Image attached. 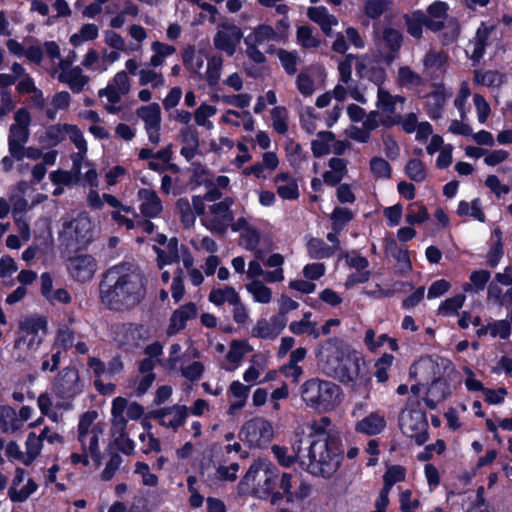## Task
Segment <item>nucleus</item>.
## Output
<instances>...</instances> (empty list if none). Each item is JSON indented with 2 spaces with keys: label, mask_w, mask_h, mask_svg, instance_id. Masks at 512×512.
Returning <instances> with one entry per match:
<instances>
[{
  "label": "nucleus",
  "mask_w": 512,
  "mask_h": 512,
  "mask_svg": "<svg viewBox=\"0 0 512 512\" xmlns=\"http://www.w3.org/2000/svg\"><path fill=\"white\" fill-rule=\"evenodd\" d=\"M98 413L86 411L80 416L77 426V441L81 452L70 456L74 465L89 466L91 463L98 468L101 464L100 439L104 437L105 424L97 421Z\"/></svg>",
  "instance_id": "5"
},
{
  "label": "nucleus",
  "mask_w": 512,
  "mask_h": 512,
  "mask_svg": "<svg viewBox=\"0 0 512 512\" xmlns=\"http://www.w3.org/2000/svg\"><path fill=\"white\" fill-rule=\"evenodd\" d=\"M82 390L83 384L75 368L63 369L53 384V392L61 398H73Z\"/></svg>",
  "instance_id": "20"
},
{
  "label": "nucleus",
  "mask_w": 512,
  "mask_h": 512,
  "mask_svg": "<svg viewBox=\"0 0 512 512\" xmlns=\"http://www.w3.org/2000/svg\"><path fill=\"white\" fill-rule=\"evenodd\" d=\"M280 36L273 26L262 23L254 27L245 38L262 46L266 53H274L276 49L272 43H280Z\"/></svg>",
  "instance_id": "25"
},
{
  "label": "nucleus",
  "mask_w": 512,
  "mask_h": 512,
  "mask_svg": "<svg viewBox=\"0 0 512 512\" xmlns=\"http://www.w3.org/2000/svg\"><path fill=\"white\" fill-rule=\"evenodd\" d=\"M278 195L287 200L297 199L299 196L296 180L287 173H280L274 179Z\"/></svg>",
  "instance_id": "37"
},
{
  "label": "nucleus",
  "mask_w": 512,
  "mask_h": 512,
  "mask_svg": "<svg viewBox=\"0 0 512 512\" xmlns=\"http://www.w3.org/2000/svg\"><path fill=\"white\" fill-rule=\"evenodd\" d=\"M81 64L83 67L93 72L104 73L108 70V65L105 64L103 55L101 56L99 52L93 48L86 52Z\"/></svg>",
  "instance_id": "52"
},
{
  "label": "nucleus",
  "mask_w": 512,
  "mask_h": 512,
  "mask_svg": "<svg viewBox=\"0 0 512 512\" xmlns=\"http://www.w3.org/2000/svg\"><path fill=\"white\" fill-rule=\"evenodd\" d=\"M145 294V278L136 266L122 263L106 272L101 287V299L110 309H131L144 299Z\"/></svg>",
  "instance_id": "2"
},
{
  "label": "nucleus",
  "mask_w": 512,
  "mask_h": 512,
  "mask_svg": "<svg viewBox=\"0 0 512 512\" xmlns=\"http://www.w3.org/2000/svg\"><path fill=\"white\" fill-rule=\"evenodd\" d=\"M76 54H71L65 59H60L52 68V76L60 83L66 85L74 94L84 91L90 78L80 66H74Z\"/></svg>",
  "instance_id": "11"
},
{
  "label": "nucleus",
  "mask_w": 512,
  "mask_h": 512,
  "mask_svg": "<svg viewBox=\"0 0 512 512\" xmlns=\"http://www.w3.org/2000/svg\"><path fill=\"white\" fill-rule=\"evenodd\" d=\"M103 197L106 203L112 208H114V210L111 212V217L119 227L125 228L127 230H130L135 227L134 220L128 217L129 214H132L133 216L137 217L133 207L123 205L112 194L104 193Z\"/></svg>",
  "instance_id": "26"
},
{
  "label": "nucleus",
  "mask_w": 512,
  "mask_h": 512,
  "mask_svg": "<svg viewBox=\"0 0 512 512\" xmlns=\"http://www.w3.org/2000/svg\"><path fill=\"white\" fill-rule=\"evenodd\" d=\"M31 114L26 108L18 109L13 117L8 134V150L10 154H17L19 148L29 140Z\"/></svg>",
  "instance_id": "16"
},
{
  "label": "nucleus",
  "mask_w": 512,
  "mask_h": 512,
  "mask_svg": "<svg viewBox=\"0 0 512 512\" xmlns=\"http://www.w3.org/2000/svg\"><path fill=\"white\" fill-rule=\"evenodd\" d=\"M250 387L244 385L238 380L232 381L228 389V401L229 408L228 413L230 415L235 414L237 411L245 407Z\"/></svg>",
  "instance_id": "36"
},
{
  "label": "nucleus",
  "mask_w": 512,
  "mask_h": 512,
  "mask_svg": "<svg viewBox=\"0 0 512 512\" xmlns=\"http://www.w3.org/2000/svg\"><path fill=\"white\" fill-rule=\"evenodd\" d=\"M38 489V485L32 478L26 479L23 468L15 469L14 477L8 490V496L12 502H24Z\"/></svg>",
  "instance_id": "22"
},
{
  "label": "nucleus",
  "mask_w": 512,
  "mask_h": 512,
  "mask_svg": "<svg viewBox=\"0 0 512 512\" xmlns=\"http://www.w3.org/2000/svg\"><path fill=\"white\" fill-rule=\"evenodd\" d=\"M387 426L386 418L380 411H374L355 423L354 429L357 433L366 436L381 434Z\"/></svg>",
  "instance_id": "30"
},
{
  "label": "nucleus",
  "mask_w": 512,
  "mask_h": 512,
  "mask_svg": "<svg viewBox=\"0 0 512 512\" xmlns=\"http://www.w3.org/2000/svg\"><path fill=\"white\" fill-rule=\"evenodd\" d=\"M286 325V318L273 316L270 320L259 319L252 329V336L262 339H275Z\"/></svg>",
  "instance_id": "31"
},
{
  "label": "nucleus",
  "mask_w": 512,
  "mask_h": 512,
  "mask_svg": "<svg viewBox=\"0 0 512 512\" xmlns=\"http://www.w3.org/2000/svg\"><path fill=\"white\" fill-rule=\"evenodd\" d=\"M490 277L487 270H475L470 274V281L463 284L462 289L465 293H479L485 289Z\"/></svg>",
  "instance_id": "49"
},
{
  "label": "nucleus",
  "mask_w": 512,
  "mask_h": 512,
  "mask_svg": "<svg viewBox=\"0 0 512 512\" xmlns=\"http://www.w3.org/2000/svg\"><path fill=\"white\" fill-rule=\"evenodd\" d=\"M232 204L231 198L213 204L210 207V215L205 219V226L213 232L225 233L233 220L230 210Z\"/></svg>",
  "instance_id": "19"
},
{
  "label": "nucleus",
  "mask_w": 512,
  "mask_h": 512,
  "mask_svg": "<svg viewBox=\"0 0 512 512\" xmlns=\"http://www.w3.org/2000/svg\"><path fill=\"white\" fill-rule=\"evenodd\" d=\"M451 366L448 359L439 356H425L416 361L410 368V376L418 379L419 384L412 385L411 391L419 394L420 385L431 382L427 389V405L435 408V402L444 400L449 394V389L442 375Z\"/></svg>",
  "instance_id": "4"
},
{
  "label": "nucleus",
  "mask_w": 512,
  "mask_h": 512,
  "mask_svg": "<svg viewBox=\"0 0 512 512\" xmlns=\"http://www.w3.org/2000/svg\"><path fill=\"white\" fill-rule=\"evenodd\" d=\"M144 414V409L136 402H130L123 397H116L111 405L112 431L122 435L128 420H138Z\"/></svg>",
  "instance_id": "14"
},
{
  "label": "nucleus",
  "mask_w": 512,
  "mask_h": 512,
  "mask_svg": "<svg viewBox=\"0 0 512 512\" xmlns=\"http://www.w3.org/2000/svg\"><path fill=\"white\" fill-rule=\"evenodd\" d=\"M428 218L429 213L427 211V208L422 203L415 202L407 207V214L405 220L408 224H421L427 221Z\"/></svg>",
  "instance_id": "62"
},
{
  "label": "nucleus",
  "mask_w": 512,
  "mask_h": 512,
  "mask_svg": "<svg viewBox=\"0 0 512 512\" xmlns=\"http://www.w3.org/2000/svg\"><path fill=\"white\" fill-rule=\"evenodd\" d=\"M451 96L443 85L436 86L425 98V109L431 118H439L446 104L447 99Z\"/></svg>",
  "instance_id": "34"
},
{
  "label": "nucleus",
  "mask_w": 512,
  "mask_h": 512,
  "mask_svg": "<svg viewBox=\"0 0 512 512\" xmlns=\"http://www.w3.org/2000/svg\"><path fill=\"white\" fill-rule=\"evenodd\" d=\"M43 443L35 433H30L25 442L26 466H30L42 451Z\"/></svg>",
  "instance_id": "56"
},
{
  "label": "nucleus",
  "mask_w": 512,
  "mask_h": 512,
  "mask_svg": "<svg viewBox=\"0 0 512 512\" xmlns=\"http://www.w3.org/2000/svg\"><path fill=\"white\" fill-rule=\"evenodd\" d=\"M245 289L255 303L266 305L273 299L272 289L262 280L249 281Z\"/></svg>",
  "instance_id": "43"
},
{
  "label": "nucleus",
  "mask_w": 512,
  "mask_h": 512,
  "mask_svg": "<svg viewBox=\"0 0 512 512\" xmlns=\"http://www.w3.org/2000/svg\"><path fill=\"white\" fill-rule=\"evenodd\" d=\"M301 396L307 406L328 411L339 402V387L330 381L313 378L302 385Z\"/></svg>",
  "instance_id": "8"
},
{
  "label": "nucleus",
  "mask_w": 512,
  "mask_h": 512,
  "mask_svg": "<svg viewBox=\"0 0 512 512\" xmlns=\"http://www.w3.org/2000/svg\"><path fill=\"white\" fill-rule=\"evenodd\" d=\"M279 471L276 466L267 459L255 460L238 484L240 493L251 492L259 499H270L275 505L282 499V494L275 491Z\"/></svg>",
  "instance_id": "6"
},
{
  "label": "nucleus",
  "mask_w": 512,
  "mask_h": 512,
  "mask_svg": "<svg viewBox=\"0 0 512 512\" xmlns=\"http://www.w3.org/2000/svg\"><path fill=\"white\" fill-rule=\"evenodd\" d=\"M198 314L196 305L192 302L186 303L173 311L169 319L166 333L172 336L185 329L187 322L195 319Z\"/></svg>",
  "instance_id": "27"
},
{
  "label": "nucleus",
  "mask_w": 512,
  "mask_h": 512,
  "mask_svg": "<svg viewBox=\"0 0 512 512\" xmlns=\"http://www.w3.org/2000/svg\"><path fill=\"white\" fill-rule=\"evenodd\" d=\"M449 6L446 2L435 1L427 8L425 26L433 32L443 30L442 42L448 44L457 39L459 24L453 18H448Z\"/></svg>",
  "instance_id": "10"
},
{
  "label": "nucleus",
  "mask_w": 512,
  "mask_h": 512,
  "mask_svg": "<svg viewBox=\"0 0 512 512\" xmlns=\"http://www.w3.org/2000/svg\"><path fill=\"white\" fill-rule=\"evenodd\" d=\"M399 425L403 434L414 439L418 445H422L428 440V422L423 411L403 409L399 415Z\"/></svg>",
  "instance_id": "13"
},
{
  "label": "nucleus",
  "mask_w": 512,
  "mask_h": 512,
  "mask_svg": "<svg viewBox=\"0 0 512 512\" xmlns=\"http://www.w3.org/2000/svg\"><path fill=\"white\" fill-rule=\"evenodd\" d=\"M267 368V357L263 354H255L250 359V365L243 373L246 383L257 384L262 372Z\"/></svg>",
  "instance_id": "46"
},
{
  "label": "nucleus",
  "mask_w": 512,
  "mask_h": 512,
  "mask_svg": "<svg viewBox=\"0 0 512 512\" xmlns=\"http://www.w3.org/2000/svg\"><path fill=\"white\" fill-rule=\"evenodd\" d=\"M188 416V408L182 405H173L155 411L154 417L164 427L176 430L182 426Z\"/></svg>",
  "instance_id": "29"
},
{
  "label": "nucleus",
  "mask_w": 512,
  "mask_h": 512,
  "mask_svg": "<svg viewBox=\"0 0 512 512\" xmlns=\"http://www.w3.org/2000/svg\"><path fill=\"white\" fill-rule=\"evenodd\" d=\"M279 485L282 498L285 497L289 503L303 501L311 493V486L294 473H283Z\"/></svg>",
  "instance_id": "18"
},
{
  "label": "nucleus",
  "mask_w": 512,
  "mask_h": 512,
  "mask_svg": "<svg viewBox=\"0 0 512 512\" xmlns=\"http://www.w3.org/2000/svg\"><path fill=\"white\" fill-rule=\"evenodd\" d=\"M357 71L360 77L366 78L377 86L384 87L387 79L386 71L377 60L365 57L358 61Z\"/></svg>",
  "instance_id": "28"
},
{
  "label": "nucleus",
  "mask_w": 512,
  "mask_h": 512,
  "mask_svg": "<svg viewBox=\"0 0 512 512\" xmlns=\"http://www.w3.org/2000/svg\"><path fill=\"white\" fill-rule=\"evenodd\" d=\"M329 170L322 175L325 184L335 186L347 174V161L342 158H331L328 162Z\"/></svg>",
  "instance_id": "41"
},
{
  "label": "nucleus",
  "mask_w": 512,
  "mask_h": 512,
  "mask_svg": "<svg viewBox=\"0 0 512 512\" xmlns=\"http://www.w3.org/2000/svg\"><path fill=\"white\" fill-rule=\"evenodd\" d=\"M130 88L131 80L127 72H117L108 82L107 86L98 91V96L107 100L105 104L106 111L111 114L118 113L120 111L118 104L122 97L129 93Z\"/></svg>",
  "instance_id": "15"
},
{
  "label": "nucleus",
  "mask_w": 512,
  "mask_h": 512,
  "mask_svg": "<svg viewBox=\"0 0 512 512\" xmlns=\"http://www.w3.org/2000/svg\"><path fill=\"white\" fill-rule=\"evenodd\" d=\"M59 238L68 248H80L89 244L93 238V223L88 213L68 214L63 220Z\"/></svg>",
  "instance_id": "7"
},
{
  "label": "nucleus",
  "mask_w": 512,
  "mask_h": 512,
  "mask_svg": "<svg viewBox=\"0 0 512 512\" xmlns=\"http://www.w3.org/2000/svg\"><path fill=\"white\" fill-rule=\"evenodd\" d=\"M495 32L493 25L482 24L476 33L474 40L471 43L472 51L471 58L474 61H479L485 52V47L488 45L489 38Z\"/></svg>",
  "instance_id": "38"
},
{
  "label": "nucleus",
  "mask_w": 512,
  "mask_h": 512,
  "mask_svg": "<svg viewBox=\"0 0 512 512\" xmlns=\"http://www.w3.org/2000/svg\"><path fill=\"white\" fill-rule=\"evenodd\" d=\"M284 256L279 253L271 254L265 261V265L269 268H274L272 271H267L265 274V281L267 283H277L284 280Z\"/></svg>",
  "instance_id": "48"
},
{
  "label": "nucleus",
  "mask_w": 512,
  "mask_h": 512,
  "mask_svg": "<svg viewBox=\"0 0 512 512\" xmlns=\"http://www.w3.org/2000/svg\"><path fill=\"white\" fill-rule=\"evenodd\" d=\"M71 104V95L67 91L54 94L51 99V108L47 109L48 118L54 119L58 111L67 110Z\"/></svg>",
  "instance_id": "60"
},
{
  "label": "nucleus",
  "mask_w": 512,
  "mask_h": 512,
  "mask_svg": "<svg viewBox=\"0 0 512 512\" xmlns=\"http://www.w3.org/2000/svg\"><path fill=\"white\" fill-rule=\"evenodd\" d=\"M239 299V293L234 287L229 285L212 288L208 296V300L215 306H222L226 303L232 306L237 303Z\"/></svg>",
  "instance_id": "42"
},
{
  "label": "nucleus",
  "mask_w": 512,
  "mask_h": 512,
  "mask_svg": "<svg viewBox=\"0 0 512 512\" xmlns=\"http://www.w3.org/2000/svg\"><path fill=\"white\" fill-rule=\"evenodd\" d=\"M404 172L409 179L418 183L427 178V167L419 159H410L405 165Z\"/></svg>",
  "instance_id": "55"
},
{
  "label": "nucleus",
  "mask_w": 512,
  "mask_h": 512,
  "mask_svg": "<svg viewBox=\"0 0 512 512\" xmlns=\"http://www.w3.org/2000/svg\"><path fill=\"white\" fill-rule=\"evenodd\" d=\"M152 55L149 59L150 66L162 67L165 60L175 54L176 48L164 42L154 41L151 44Z\"/></svg>",
  "instance_id": "47"
},
{
  "label": "nucleus",
  "mask_w": 512,
  "mask_h": 512,
  "mask_svg": "<svg viewBox=\"0 0 512 512\" xmlns=\"http://www.w3.org/2000/svg\"><path fill=\"white\" fill-rule=\"evenodd\" d=\"M470 95L471 91L468 82L462 81L454 99V106L459 112V117L462 119H468L469 107L467 102Z\"/></svg>",
  "instance_id": "53"
},
{
  "label": "nucleus",
  "mask_w": 512,
  "mask_h": 512,
  "mask_svg": "<svg viewBox=\"0 0 512 512\" xmlns=\"http://www.w3.org/2000/svg\"><path fill=\"white\" fill-rule=\"evenodd\" d=\"M273 436L272 424L262 417H254L246 421L239 432L240 440L254 448L267 446L272 441Z\"/></svg>",
  "instance_id": "12"
},
{
  "label": "nucleus",
  "mask_w": 512,
  "mask_h": 512,
  "mask_svg": "<svg viewBox=\"0 0 512 512\" xmlns=\"http://www.w3.org/2000/svg\"><path fill=\"white\" fill-rule=\"evenodd\" d=\"M98 26L92 23L85 24L81 27L78 33L71 35L70 43L77 47L87 41H92L98 37Z\"/></svg>",
  "instance_id": "57"
},
{
  "label": "nucleus",
  "mask_w": 512,
  "mask_h": 512,
  "mask_svg": "<svg viewBox=\"0 0 512 512\" xmlns=\"http://www.w3.org/2000/svg\"><path fill=\"white\" fill-rule=\"evenodd\" d=\"M148 64L138 72V83L140 86H151L153 89L163 88L166 85L165 77L162 72Z\"/></svg>",
  "instance_id": "44"
},
{
  "label": "nucleus",
  "mask_w": 512,
  "mask_h": 512,
  "mask_svg": "<svg viewBox=\"0 0 512 512\" xmlns=\"http://www.w3.org/2000/svg\"><path fill=\"white\" fill-rule=\"evenodd\" d=\"M405 20L408 33L415 38H420L425 25V13L420 10L414 11L406 15Z\"/></svg>",
  "instance_id": "58"
},
{
  "label": "nucleus",
  "mask_w": 512,
  "mask_h": 512,
  "mask_svg": "<svg viewBox=\"0 0 512 512\" xmlns=\"http://www.w3.org/2000/svg\"><path fill=\"white\" fill-rule=\"evenodd\" d=\"M112 337L120 346H137L142 338L141 328L134 324H117L112 326Z\"/></svg>",
  "instance_id": "32"
},
{
  "label": "nucleus",
  "mask_w": 512,
  "mask_h": 512,
  "mask_svg": "<svg viewBox=\"0 0 512 512\" xmlns=\"http://www.w3.org/2000/svg\"><path fill=\"white\" fill-rule=\"evenodd\" d=\"M97 270V262L91 255H77L68 262V271L78 282L90 281Z\"/></svg>",
  "instance_id": "24"
},
{
  "label": "nucleus",
  "mask_w": 512,
  "mask_h": 512,
  "mask_svg": "<svg viewBox=\"0 0 512 512\" xmlns=\"http://www.w3.org/2000/svg\"><path fill=\"white\" fill-rule=\"evenodd\" d=\"M253 350L251 345L245 340H233L230 343L229 351L226 355L223 368L226 371H234L239 366L243 357Z\"/></svg>",
  "instance_id": "35"
},
{
  "label": "nucleus",
  "mask_w": 512,
  "mask_h": 512,
  "mask_svg": "<svg viewBox=\"0 0 512 512\" xmlns=\"http://www.w3.org/2000/svg\"><path fill=\"white\" fill-rule=\"evenodd\" d=\"M217 112L215 106L202 103L194 112V119L197 125L202 126L208 130L213 129L214 125L209 120Z\"/></svg>",
  "instance_id": "59"
},
{
  "label": "nucleus",
  "mask_w": 512,
  "mask_h": 512,
  "mask_svg": "<svg viewBox=\"0 0 512 512\" xmlns=\"http://www.w3.org/2000/svg\"><path fill=\"white\" fill-rule=\"evenodd\" d=\"M330 424V419L323 417L311 425L309 435L296 433L292 441V451L301 466L310 474L323 478L337 472L344 452L341 433L327 430Z\"/></svg>",
  "instance_id": "1"
},
{
  "label": "nucleus",
  "mask_w": 512,
  "mask_h": 512,
  "mask_svg": "<svg viewBox=\"0 0 512 512\" xmlns=\"http://www.w3.org/2000/svg\"><path fill=\"white\" fill-rule=\"evenodd\" d=\"M47 328V318L42 315L31 314L22 317L18 323L15 347L25 346L28 350H37L47 335Z\"/></svg>",
  "instance_id": "9"
},
{
  "label": "nucleus",
  "mask_w": 512,
  "mask_h": 512,
  "mask_svg": "<svg viewBox=\"0 0 512 512\" xmlns=\"http://www.w3.org/2000/svg\"><path fill=\"white\" fill-rule=\"evenodd\" d=\"M66 124H55L47 127L38 135V142L44 148H52L65 140Z\"/></svg>",
  "instance_id": "39"
},
{
  "label": "nucleus",
  "mask_w": 512,
  "mask_h": 512,
  "mask_svg": "<svg viewBox=\"0 0 512 512\" xmlns=\"http://www.w3.org/2000/svg\"><path fill=\"white\" fill-rule=\"evenodd\" d=\"M457 213L460 216H470L474 219L483 222L485 220L484 213L481 209V202L479 199H474L471 202L461 201L458 204Z\"/></svg>",
  "instance_id": "61"
},
{
  "label": "nucleus",
  "mask_w": 512,
  "mask_h": 512,
  "mask_svg": "<svg viewBox=\"0 0 512 512\" xmlns=\"http://www.w3.org/2000/svg\"><path fill=\"white\" fill-rule=\"evenodd\" d=\"M307 15L310 20L321 27L326 35H329L332 28L338 24L337 18L329 14L328 10L323 6L310 7L307 11Z\"/></svg>",
  "instance_id": "40"
},
{
  "label": "nucleus",
  "mask_w": 512,
  "mask_h": 512,
  "mask_svg": "<svg viewBox=\"0 0 512 512\" xmlns=\"http://www.w3.org/2000/svg\"><path fill=\"white\" fill-rule=\"evenodd\" d=\"M243 37L241 29L234 24H222L214 36V46L228 56H233Z\"/></svg>",
  "instance_id": "21"
},
{
  "label": "nucleus",
  "mask_w": 512,
  "mask_h": 512,
  "mask_svg": "<svg viewBox=\"0 0 512 512\" xmlns=\"http://www.w3.org/2000/svg\"><path fill=\"white\" fill-rule=\"evenodd\" d=\"M447 55L444 52L430 50L423 59V66L427 73L439 76L445 72Z\"/></svg>",
  "instance_id": "45"
},
{
  "label": "nucleus",
  "mask_w": 512,
  "mask_h": 512,
  "mask_svg": "<svg viewBox=\"0 0 512 512\" xmlns=\"http://www.w3.org/2000/svg\"><path fill=\"white\" fill-rule=\"evenodd\" d=\"M138 200L140 201V211L143 216L154 218L162 211V202L157 193L148 188H142L137 193Z\"/></svg>",
  "instance_id": "33"
},
{
  "label": "nucleus",
  "mask_w": 512,
  "mask_h": 512,
  "mask_svg": "<svg viewBox=\"0 0 512 512\" xmlns=\"http://www.w3.org/2000/svg\"><path fill=\"white\" fill-rule=\"evenodd\" d=\"M474 83L486 87H499L503 83V76L496 71H481L474 72Z\"/></svg>",
  "instance_id": "63"
},
{
  "label": "nucleus",
  "mask_w": 512,
  "mask_h": 512,
  "mask_svg": "<svg viewBox=\"0 0 512 512\" xmlns=\"http://www.w3.org/2000/svg\"><path fill=\"white\" fill-rule=\"evenodd\" d=\"M308 254L312 259H325L334 254V249L323 240L312 238L307 243Z\"/></svg>",
  "instance_id": "54"
},
{
  "label": "nucleus",
  "mask_w": 512,
  "mask_h": 512,
  "mask_svg": "<svg viewBox=\"0 0 512 512\" xmlns=\"http://www.w3.org/2000/svg\"><path fill=\"white\" fill-rule=\"evenodd\" d=\"M465 301L466 296L464 294L449 297L441 302L437 309V314L444 317L454 316L463 307Z\"/></svg>",
  "instance_id": "51"
},
{
  "label": "nucleus",
  "mask_w": 512,
  "mask_h": 512,
  "mask_svg": "<svg viewBox=\"0 0 512 512\" xmlns=\"http://www.w3.org/2000/svg\"><path fill=\"white\" fill-rule=\"evenodd\" d=\"M319 367L328 375L342 382H354L360 375L362 359L339 338H329L315 350Z\"/></svg>",
  "instance_id": "3"
},
{
  "label": "nucleus",
  "mask_w": 512,
  "mask_h": 512,
  "mask_svg": "<svg viewBox=\"0 0 512 512\" xmlns=\"http://www.w3.org/2000/svg\"><path fill=\"white\" fill-rule=\"evenodd\" d=\"M348 147L345 141L336 140L332 132L321 131L311 143V150L315 157H322L331 152L341 155Z\"/></svg>",
  "instance_id": "23"
},
{
  "label": "nucleus",
  "mask_w": 512,
  "mask_h": 512,
  "mask_svg": "<svg viewBox=\"0 0 512 512\" xmlns=\"http://www.w3.org/2000/svg\"><path fill=\"white\" fill-rule=\"evenodd\" d=\"M405 98L400 95H393L384 87L377 89L376 108L381 113V125L392 127L398 121V113L396 112L397 104H403Z\"/></svg>",
  "instance_id": "17"
},
{
  "label": "nucleus",
  "mask_w": 512,
  "mask_h": 512,
  "mask_svg": "<svg viewBox=\"0 0 512 512\" xmlns=\"http://www.w3.org/2000/svg\"><path fill=\"white\" fill-rule=\"evenodd\" d=\"M128 35L132 39V42L129 44L131 53L141 51L143 43L148 36L147 30L141 25L132 24L128 28Z\"/></svg>",
  "instance_id": "64"
},
{
  "label": "nucleus",
  "mask_w": 512,
  "mask_h": 512,
  "mask_svg": "<svg viewBox=\"0 0 512 512\" xmlns=\"http://www.w3.org/2000/svg\"><path fill=\"white\" fill-rule=\"evenodd\" d=\"M136 114L144 122L145 128L161 125V110L157 103L140 107Z\"/></svg>",
  "instance_id": "50"
}]
</instances>
